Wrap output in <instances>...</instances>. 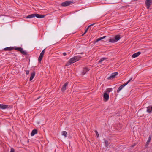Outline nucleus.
<instances>
[{
	"mask_svg": "<svg viewBox=\"0 0 152 152\" xmlns=\"http://www.w3.org/2000/svg\"><path fill=\"white\" fill-rule=\"evenodd\" d=\"M45 49H44L40 53V55L38 58V61L39 62H40L45 52Z\"/></svg>",
	"mask_w": 152,
	"mask_h": 152,
	"instance_id": "7",
	"label": "nucleus"
},
{
	"mask_svg": "<svg viewBox=\"0 0 152 152\" xmlns=\"http://www.w3.org/2000/svg\"><path fill=\"white\" fill-rule=\"evenodd\" d=\"M106 59V58H102L99 60V63H101L102 61Z\"/></svg>",
	"mask_w": 152,
	"mask_h": 152,
	"instance_id": "23",
	"label": "nucleus"
},
{
	"mask_svg": "<svg viewBox=\"0 0 152 152\" xmlns=\"http://www.w3.org/2000/svg\"><path fill=\"white\" fill-rule=\"evenodd\" d=\"M15 150L12 148H11V149L10 152H15Z\"/></svg>",
	"mask_w": 152,
	"mask_h": 152,
	"instance_id": "27",
	"label": "nucleus"
},
{
	"mask_svg": "<svg viewBox=\"0 0 152 152\" xmlns=\"http://www.w3.org/2000/svg\"><path fill=\"white\" fill-rule=\"evenodd\" d=\"M37 131L36 129H34L33 130L31 134V136H34L35 134H37Z\"/></svg>",
	"mask_w": 152,
	"mask_h": 152,
	"instance_id": "18",
	"label": "nucleus"
},
{
	"mask_svg": "<svg viewBox=\"0 0 152 152\" xmlns=\"http://www.w3.org/2000/svg\"><path fill=\"white\" fill-rule=\"evenodd\" d=\"M1 16V15H0V17Z\"/></svg>",
	"mask_w": 152,
	"mask_h": 152,
	"instance_id": "31",
	"label": "nucleus"
},
{
	"mask_svg": "<svg viewBox=\"0 0 152 152\" xmlns=\"http://www.w3.org/2000/svg\"><path fill=\"white\" fill-rule=\"evenodd\" d=\"M140 53H141L140 52H138L137 53H134L132 55V57L133 58L137 57L138 56H139L140 54Z\"/></svg>",
	"mask_w": 152,
	"mask_h": 152,
	"instance_id": "15",
	"label": "nucleus"
},
{
	"mask_svg": "<svg viewBox=\"0 0 152 152\" xmlns=\"http://www.w3.org/2000/svg\"><path fill=\"white\" fill-rule=\"evenodd\" d=\"M45 15H44L39 14L37 13L33 14L28 15L25 17L26 18H32L35 17L38 18H43L45 17Z\"/></svg>",
	"mask_w": 152,
	"mask_h": 152,
	"instance_id": "2",
	"label": "nucleus"
},
{
	"mask_svg": "<svg viewBox=\"0 0 152 152\" xmlns=\"http://www.w3.org/2000/svg\"><path fill=\"white\" fill-rule=\"evenodd\" d=\"M68 83L67 82L63 86L61 89V91L62 92H64L66 89V86H67Z\"/></svg>",
	"mask_w": 152,
	"mask_h": 152,
	"instance_id": "13",
	"label": "nucleus"
},
{
	"mask_svg": "<svg viewBox=\"0 0 152 152\" xmlns=\"http://www.w3.org/2000/svg\"><path fill=\"white\" fill-rule=\"evenodd\" d=\"M152 0H146L145 2V4L147 9H149L150 6L152 4Z\"/></svg>",
	"mask_w": 152,
	"mask_h": 152,
	"instance_id": "8",
	"label": "nucleus"
},
{
	"mask_svg": "<svg viewBox=\"0 0 152 152\" xmlns=\"http://www.w3.org/2000/svg\"><path fill=\"white\" fill-rule=\"evenodd\" d=\"M40 98V96L37 99H36V100L38 99H39V98Z\"/></svg>",
	"mask_w": 152,
	"mask_h": 152,
	"instance_id": "30",
	"label": "nucleus"
},
{
	"mask_svg": "<svg viewBox=\"0 0 152 152\" xmlns=\"http://www.w3.org/2000/svg\"><path fill=\"white\" fill-rule=\"evenodd\" d=\"M103 97L104 98V100L105 101H108L109 99V95L106 92L104 93Z\"/></svg>",
	"mask_w": 152,
	"mask_h": 152,
	"instance_id": "11",
	"label": "nucleus"
},
{
	"mask_svg": "<svg viewBox=\"0 0 152 152\" xmlns=\"http://www.w3.org/2000/svg\"><path fill=\"white\" fill-rule=\"evenodd\" d=\"M132 78L131 77L130 79L126 83L123 84L122 85L120 86L118 89L117 92L118 93H119L120 91L125 86L127 85L128 83L130 82L131 81H133V80H132Z\"/></svg>",
	"mask_w": 152,
	"mask_h": 152,
	"instance_id": "4",
	"label": "nucleus"
},
{
	"mask_svg": "<svg viewBox=\"0 0 152 152\" xmlns=\"http://www.w3.org/2000/svg\"><path fill=\"white\" fill-rule=\"evenodd\" d=\"M106 37V36H104L102 37L99 38L97 39L96 40L94 41V43H96L98 42V41L104 39Z\"/></svg>",
	"mask_w": 152,
	"mask_h": 152,
	"instance_id": "14",
	"label": "nucleus"
},
{
	"mask_svg": "<svg viewBox=\"0 0 152 152\" xmlns=\"http://www.w3.org/2000/svg\"><path fill=\"white\" fill-rule=\"evenodd\" d=\"M14 49L16 50L20 51L22 54L24 55H26L27 53L25 51L23 50V48L20 47L14 48Z\"/></svg>",
	"mask_w": 152,
	"mask_h": 152,
	"instance_id": "6",
	"label": "nucleus"
},
{
	"mask_svg": "<svg viewBox=\"0 0 152 152\" xmlns=\"http://www.w3.org/2000/svg\"><path fill=\"white\" fill-rule=\"evenodd\" d=\"M94 24H95L94 23L91 24L88 27L89 28L91 26H93Z\"/></svg>",
	"mask_w": 152,
	"mask_h": 152,
	"instance_id": "28",
	"label": "nucleus"
},
{
	"mask_svg": "<svg viewBox=\"0 0 152 152\" xmlns=\"http://www.w3.org/2000/svg\"><path fill=\"white\" fill-rule=\"evenodd\" d=\"M35 73L34 72H33L31 74V76L30 79V80H31L35 76Z\"/></svg>",
	"mask_w": 152,
	"mask_h": 152,
	"instance_id": "19",
	"label": "nucleus"
},
{
	"mask_svg": "<svg viewBox=\"0 0 152 152\" xmlns=\"http://www.w3.org/2000/svg\"><path fill=\"white\" fill-rule=\"evenodd\" d=\"M151 136H149V137L148 139V140L147 141L146 143L147 144V145H148V144L149 143V142H150L151 139Z\"/></svg>",
	"mask_w": 152,
	"mask_h": 152,
	"instance_id": "22",
	"label": "nucleus"
},
{
	"mask_svg": "<svg viewBox=\"0 0 152 152\" xmlns=\"http://www.w3.org/2000/svg\"><path fill=\"white\" fill-rule=\"evenodd\" d=\"M63 55L64 56H65L66 55V54L65 52L63 53Z\"/></svg>",
	"mask_w": 152,
	"mask_h": 152,
	"instance_id": "29",
	"label": "nucleus"
},
{
	"mask_svg": "<svg viewBox=\"0 0 152 152\" xmlns=\"http://www.w3.org/2000/svg\"><path fill=\"white\" fill-rule=\"evenodd\" d=\"M67 132L65 131H63L62 132V135L63 136H64L65 137H66L67 136Z\"/></svg>",
	"mask_w": 152,
	"mask_h": 152,
	"instance_id": "21",
	"label": "nucleus"
},
{
	"mask_svg": "<svg viewBox=\"0 0 152 152\" xmlns=\"http://www.w3.org/2000/svg\"><path fill=\"white\" fill-rule=\"evenodd\" d=\"M95 133L96 134V135L97 136V137H99V134H98V132L97 131L95 130Z\"/></svg>",
	"mask_w": 152,
	"mask_h": 152,
	"instance_id": "25",
	"label": "nucleus"
},
{
	"mask_svg": "<svg viewBox=\"0 0 152 152\" xmlns=\"http://www.w3.org/2000/svg\"><path fill=\"white\" fill-rule=\"evenodd\" d=\"M8 105L6 104H0V108L4 109L7 108Z\"/></svg>",
	"mask_w": 152,
	"mask_h": 152,
	"instance_id": "16",
	"label": "nucleus"
},
{
	"mask_svg": "<svg viewBox=\"0 0 152 152\" xmlns=\"http://www.w3.org/2000/svg\"><path fill=\"white\" fill-rule=\"evenodd\" d=\"M14 49L13 47H8L5 48L4 49V50L5 51H11Z\"/></svg>",
	"mask_w": 152,
	"mask_h": 152,
	"instance_id": "17",
	"label": "nucleus"
},
{
	"mask_svg": "<svg viewBox=\"0 0 152 152\" xmlns=\"http://www.w3.org/2000/svg\"><path fill=\"white\" fill-rule=\"evenodd\" d=\"M73 3V2L71 1H67L61 4V6L62 7H66L69 6L71 4Z\"/></svg>",
	"mask_w": 152,
	"mask_h": 152,
	"instance_id": "5",
	"label": "nucleus"
},
{
	"mask_svg": "<svg viewBox=\"0 0 152 152\" xmlns=\"http://www.w3.org/2000/svg\"><path fill=\"white\" fill-rule=\"evenodd\" d=\"M89 27H88L86 29L84 33L82 35V36H83L85 34L87 31L88 30V29Z\"/></svg>",
	"mask_w": 152,
	"mask_h": 152,
	"instance_id": "24",
	"label": "nucleus"
},
{
	"mask_svg": "<svg viewBox=\"0 0 152 152\" xmlns=\"http://www.w3.org/2000/svg\"><path fill=\"white\" fill-rule=\"evenodd\" d=\"M90 69L87 67H85L83 68V70L82 72V74L84 75L86 74L89 70Z\"/></svg>",
	"mask_w": 152,
	"mask_h": 152,
	"instance_id": "10",
	"label": "nucleus"
},
{
	"mask_svg": "<svg viewBox=\"0 0 152 152\" xmlns=\"http://www.w3.org/2000/svg\"><path fill=\"white\" fill-rule=\"evenodd\" d=\"M26 75H28L29 74V71L28 70H26Z\"/></svg>",
	"mask_w": 152,
	"mask_h": 152,
	"instance_id": "26",
	"label": "nucleus"
},
{
	"mask_svg": "<svg viewBox=\"0 0 152 152\" xmlns=\"http://www.w3.org/2000/svg\"><path fill=\"white\" fill-rule=\"evenodd\" d=\"M120 35H117L113 38H110L109 39L108 41L111 43H115L119 40L121 39Z\"/></svg>",
	"mask_w": 152,
	"mask_h": 152,
	"instance_id": "3",
	"label": "nucleus"
},
{
	"mask_svg": "<svg viewBox=\"0 0 152 152\" xmlns=\"http://www.w3.org/2000/svg\"><path fill=\"white\" fill-rule=\"evenodd\" d=\"M118 74V73L117 72H115L114 73H112L111 75L108 78L109 80H111L115 78V76Z\"/></svg>",
	"mask_w": 152,
	"mask_h": 152,
	"instance_id": "9",
	"label": "nucleus"
},
{
	"mask_svg": "<svg viewBox=\"0 0 152 152\" xmlns=\"http://www.w3.org/2000/svg\"><path fill=\"white\" fill-rule=\"evenodd\" d=\"M146 112L149 113H152V105L149 106L147 107Z\"/></svg>",
	"mask_w": 152,
	"mask_h": 152,
	"instance_id": "12",
	"label": "nucleus"
},
{
	"mask_svg": "<svg viewBox=\"0 0 152 152\" xmlns=\"http://www.w3.org/2000/svg\"><path fill=\"white\" fill-rule=\"evenodd\" d=\"M81 57L80 56H75L72 58L66 63V66H69L75 62L79 60Z\"/></svg>",
	"mask_w": 152,
	"mask_h": 152,
	"instance_id": "1",
	"label": "nucleus"
},
{
	"mask_svg": "<svg viewBox=\"0 0 152 152\" xmlns=\"http://www.w3.org/2000/svg\"><path fill=\"white\" fill-rule=\"evenodd\" d=\"M104 144H105V146L106 147H108V146L109 145V144L108 143V141L107 140H106V139H104Z\"/></svg>",
	"mask_w": 152,
	"mask_h": 152,
	"instance_id": "20",
	"label": "nucleus"
}]
</instances>
